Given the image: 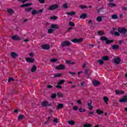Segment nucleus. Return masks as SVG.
Listing matches in <instances>:
<instances>
[{"instance_id":"1","label":"nucleus","mask_w":127,"mask_h":127,"mask_svg":"<svg viewBox=\"0 0 127 127\" xmlns=\"http://www.w3.org/2000/svg\"><path fill=\"white\" fill-rule=\"evenodd\" d=\"M100 39L101 41H106V44H110V43H113V42H114V41L110 40L108 39L107 37L104 36H101Z\"/></svg>"},{"instance_id":"2","label":"nucleus","mask_w":127,"mask_h":127,"mask_svg":"<svg viewBox=\"0 0 127 127\" xmlns=\"http://www.w3.org/2000/svg\"><path fill=\"white\" fill-rule=\"evenodd\" d=\"M62 47H65V46H70L71 45V42L69 41H65L62 42L61 43Z\"/></svg>"},{"instance_id":"3","label":"nucleus","mask_w":127,"mask_h":127,"mask_svg":"<svg viewBox=\"0 0 127 127\" xmlns=\"http://www.w3.org/2000/svg\"><path fill=\"white\" fill-rule=\"evenodd\" d=\"M59 5L57 4H53L50 6L48 8L49 10H54L57 9V8L59 7Z\"/></svg>"},{"instance_id":"4","label":"nucleus","mask_w":127,"mask_h":127,"mask_svg":"<svg viewBox=\"0 0 127 127\" xmlns=\"http://www.w3.org/2000/svg\"><path fill=\"white\" fill-rule=\"evenodd\" d=\"M42 11H43V9H40L39 10L34 9L31 11V13L33 15H35V14H38V13H41Z\"/></svg>"},{"instance_id":"5","label":"nucleus","mask_w":127,"mask_h":127,"mask_svg":"<svg viewBox=\"0 0 127 127\" xmlns=\"http://www.w3.org/2000/svg\"><path fill=\"white\" fill-rule=\"evenodd\" d=\"M118 31L119 33H123L124 34H126L127 32V30L125 28H119L118 29Z\"/></svg>"},{"instance_id":"6","label":"nucleus","mask_w":127,"mask_h":127,"mask_svg":"<svg viewBox=\"0 0 127 127\" xmlns=\"http://www.w3.org/2000/svg\"><path fill=\"white\" fill-rule=\"evenodd\" d=\"M71 42H73V43H78L80 42H83V39L80 38V39H74L71 40Z\"/></svg>"},{"instance_id":"7","label":"nucleus","mask_w":127,"mask_h":127,"mask_svg":"<svg viewBox=\"0 0 127 127\" xmlns=\"http://www.w3.org/2000/svg\"><path fill=\"white\" fill-rule=\"evenodd\" d=\"M42 107H51L52 106V104L51 103H49L46 101L43 102L42 103Z\"/></svg>"},{"instance_id":"8","label":"nucleus","mask_w":127,"mask_h":127,"mask_svg":"<svg viewBox=\"0 0 127 127\" xmlns=\"http://www.w3.org/2000/svg\"><path fill=\"white\" fill-rule=\"evenodd\" d=\"M92 83L94 87H97V86H100L101 85V82L98 80H94L92 81Z\"/></svg>"},{"instance_id":"9","label":"nucleus","mask_w":127,"mask_h":127,"mask_svg":"<svg viewBox=\"0 0 127 127\" xmlns=\"http://www.w3.org/2000/svg\"><path fill=\"white\" fill-rule=\"evenodd\" d=\"M11 38L14 40V41H17L18 40H20V37L18 36L17 35H14L11 37Z\"/></svg>"},{"instance_id":"10","label":"nucleus","mask_w":127,"mask_h":127,"mask_svg":"<svg viewBox=\"0 0 127 127\" xmlns=\"http://www.w3.org/2000/svg\"><path fill=\"white\" fill-rule=\"evenodd\" d=\"M92 104L93 103L92 102V101H90L89 102L87 103V106L88 107L89 111H92L93 109H94V107L93 106V105H92Z\"/></svg>"},{"instance_id":"11","label":"nucleus","mask_w":127,"mask_h":127,"mask_svg":"<svg viewBox=\"0 0 127 127\" xmlns=\"http://www.w3.org/2000/svg\"><path fill=\"white\" fill-rule=\"evenodd\" d=\"M56 69L57 70H64V69H65V65L63 64H60L56 66Z\"/></svg>"},{"instance_id":"12","label":"nucleus","mask_w":127,"mask_h":127,"mask_svg":"<svg viewBox=\"0 0 127 127\" xmlns=\"http://www.w3.org/2000/svg\"><path fill=\"white\" fill-rule=\"evenodd\" d=\"M120 103H127V96H125L123 98L119 100Z\"/></svg>"},{"instance_id":"13","label":"nucleus","mask_w":127,"mask_h":127,"mask_svg":"<svg viewBox=\"0 0 127 127\" xmlns=\"http://www.w3.org/2000/svg\"><path fill=\"white\" fill-rule=\"evenodd\" d=\"M96 35H100V36H103V35H105V32L103 31H98L96 33Z\"/></svg>"},{"instance_id":"14","label":"nucleus","mask_w":127,"mask_h":127,"mask_svg":"<svg viewBox=\"0 0 127 127\" xmlns=\"http://www.w3.org/2000/svg\"><path fill=\"white\" fill-rule=\"evenodd\" d=\"M26 61L28 63H33L34 62V59L30 58H28L26 59Z\"/></svg>"},{"instance_id":"15","label":"nucleus","mask_w":127,"mask_h":127,"mask_svg":"<svg viewBox=\"0 0 127 127\" xmlns=\"http://www.w3.org/2000/svg\"><path fill=\"white\" fill-rule=\"evenodd\" d=\"M42 49H45V50H47L50 48V46L49 45H44L42 46Z\"/></svg>"},{"instance_id":"16","label":"nucleus","mask_w":127,"mask_h":127,"mask_svg":"<svg viewBox=\"0 0 127 127\" xmlns=\"http://www.w3.org/2000/svg\"><path fill=\"white\" fill-rule=\"evenodd\" d=\"M75 14H76V12L74 11L66 12V14H67V15H69L70 16H73V15H75Z\"/></svg>"},{"instance_id":"17","label":"nucleus","mask_w":127,"mask_h":127,"mask_svg":"<svg viewBox=\"0 0 127 127\" xmlns=\"http://www.w3.org/2000/svg\"><path fill=\"white\" fill-rule=\"evenodd\" d=\"M11 56L14 59H15L17 56H18V55L17 54L14 53V52H12L11 53Z\"/></svg>"},{"instance_id":"18","label":"nucleus","mask_w":127,"mask_h":127,"mask_svg":"<svg viewBox=\"0 0 127 127\" xmlns=\"http://www.w3.org/2000/svg\"><path fill=\"white\" fill-rule=\"evenodd\" d=\"M120 62H121V58H117L115 59L114 63H116V64H120Z\"/></svg>"},{"instance_id":"19","label":"nucleus","mask_w":127,"mask_h":127,"mask_svg":"<svg viewBox=\"0 0 127 127\" xmlns=\"http://www.w3.org/2000/svg\"><path fill=\"white\" fill-rule=\"evenodd\" d=\"M57 96L59 98H63L64 95H63V93H62V92H60L57 93Z\"/></svg>"},{"instance_id":"20","label":"nucleus","mask_w":127,"mask_h":127,"mask_svg":"<svg viewBox=\"0 0 127 127\" xmlns=\"http://www.w3.org/2000/svg\"><path fill=\"white\" fill-rule=\"evenodd\" d=\"M115 93L117 94V95H122L123 94H125V92L120 90V91H118V90H116L115 91Z\"/></svg>"},{"instance_id":"21","label":"nucleus","mask_w":127,"mask_h":127,"mask_svg":"<svg viewBox=\"0 0 127 127\" xmlns=\"http://www.w3.org/2000/svg\"><path fill=\"white\" fill-rule=\"evenodd\" d=\"M64 107V105L63 104H59L57 106V110H60V109H62V108H63Z\"/></svg>"},{"instance_id":"22","label":"nucleus","mask_w":127,"mask_h":127,"mask_svg":"<svg viewBox=\"0 0 127 127\" xmlns=\"http://www.w3.org/2000/svg\"><path fill=\"white\" fill-rule=\"evenodd\" d=\"M103 100L104 101L105 104L108 105V102H109V98L107 97L106 96L103 97Z\"/></svg>"},{"instance_id":"23","label":"nucleus","mask_w":127,"mask_h":127,"mask_svg":"<svg viewBox=\"0 0 127 127\" xmlns=\"http://www.w3.org/2000/svg\"><path fill=\"white\" fill-rule=\"evenodd\" d=\"M101 59L102 61H108V60H109V57L107 56H103L102 57Z\"/></svg>"},{"instance_id":"24","label":"nucleus","mask_w":127,"mask_h":127,"mask_svg":"<svg viewBox=\"0 0 127 127\" xmlns=\"http://www.w3.org/2000/svg\"><path fill=\"white\" fill-rule=\"evenodd\" d=\"M119 45H114L112 46V49L114 50H118L119 49Z\"/></svg>"},{"instance_id":"25","label":"nucleus","mask_w":127,"mask_h":127,"mask_svg":"<svg viewBox=\"0 0 127 127\" xmlns=\"http://www.w3.org/2000/svg\"><path fill=\"white\" fill-rule=\"evenodd\" d=\"M87 17V14L83 13L80 16V18L85 19Z\"/></svg>"},{"instance_id":"26","label":"nucleus","mask_w":127,"mask_h":127,"mask_svg":"<svg viewBox=\"0 0 127 127\" xmlns=\"http://www.w3.org/2000/svg\"><path fill=\"white\" fill-rule=\"evenodd\" d=\"M51 27L52 28H53V29H58V28H59V27H58L56 24H52Z\"/></svg>"},{"instance_id":"27","label":"nucleus","mask_w":127,"mask_h":127,"mask_svg":"<svg viewBox=\"0 0 127 127\" xmlns=\"http://www.w3.org/2000/svg\"><path fill=\"white\" fill-rule=\"evenodd\" d=\"M103 19L102 18V16H99L96 18V21H98L99 22H101Z\"/></svg>"},{"instance_id":"28","label":"nucleus","mask_w":127,"mask_h":127,"mask_svg":"<svg viewBox=\"0 0 127 127\" xmlns=\"http://www.w3.org/2000/svg\"><path fill=\"white\" fill-rule=\"evenodd\" d=\"M96 113L98 114V115H103V114H104V111L98 109L96 110Z\"/></svg>"},{"instance_id":"29","label":"nucleus","mask_w":127,"mask_h":127,"mask_svg":"<svg viewBox=\"0 0 127 127\" xmlns=\"http://www.w3.org/2000/svg\"><path fill=\"white\" fill-rule=\"evenodd\" d=\"M108 5L110 7H115V6H116V5H117V4H116V3H109L108 4Z\"/></svg>"},{"instance_id":"30","label":"nucleus","mask_w":127,"mask_h":127,"mask_svg":"<svg viewBox=\"0 0 127 127\" xmlns=\"http://www.w3.org/2000/svg\"><path fill=\"white\" fill-rule=\"evenodd\" d=\"M36 69H37L36 66L33 65L31 69V72H35V71H36Z\"/></svg>"},{"instance_id":"31","label":"nucleus","mask_w":127,"mask_h":127,"mask_svg":"<svg viewBox=\"0 0 127 127\" xmlns=\"http://www.w3.org/2000/svg\"><path fill=\"white\" fill-rule=\"evenodd\" d=\"M79 112L80 113H85V112H86V109H83L82 108H80L79 109Z\"/></svg>"},{"instance_id":"32","label":"nucleus","mask_w":127,"mask_h":127,"mask_svg":"<svg viewBox=\"0 0 127 127\" xmlns=\"http://www.w3.org/2000/svg\"><path fill=\"white\" fill-rule=\"evenodd\" d=\"M68 125H70V126H73L75 125V122L74 121H70L68 122Z\"/></svg>"},{"instance_id":"33","label":"nucleus","mask_w":127,"mask_h":127,"mask_svg":"<svg viewBox=\"0 0 127 127\" xmlns=\"http://www.w3.org/2000/svg\"><path fill=\"white\" fill-rule=\"evenodd\" d=\"M64 83H65V80L62 79L59 82H58V85H62V84H64Z\"/></svg>"},{"instance_id":"34","label":"nucleus","mask_w":127,"mask_h":127,"mask_svg":"<svg viewBox=\"0 0 127 127\" xmlns=\"http://www.w3.org/2000/svg\"><path fill=\"white\" fill-rule=\"evenodd\" d=\"M50 61L53 63H55V62H57V61H58V59H52L50 60Z\"/></svg>"},{"instance_id":"35","label":"nucleus","mask_w":127,"mask_h":127,"mask_svg":"<svg viewBox=\"0 0 127 127\" xmlns=\"http://www.w3.org/2000/svg\"><path fill=\"white\" fill-rule=\"evenodd\" d=\"M29 5H31V3H28L26 4H25L21 5V7H24L25 6H29Z\"/></svg>"},{"instance_id":"36","label":"nucleus","mask_w":127,"mask_h":127,"mask_svg":"<svg viewBox=\"0 0 127 127\" xmlns=\"http://www.w3.org/2000/svg\"><path fill=\"white\" fill-rule=\"evenodd\" d=\"M111 17L112 19H117L118 18V16L116 14L112 15Z\"/></svg>"},{"instance_id":"37","label":"nucleus","mask_w":127,"mask_h":127,"mask_svg":"<svg viewBox=\"0 0 127 127\" xmlns=\"http://www.w3.org/2000/svg\"><path fill=\"white\" fill-rule=\"evenodd\" d=\"M23 118H24V115H20L18 117V120L19 121H20V120H22V119H23Z\"/></svg>"},{"instance_id":"38","label":"nucleus","mask_w":127,"mask_h":127,"mask_svg":"<svg viewBox=\"0 0 127 127\" xmlns=\"http://www.w3.org/2000/svg\"><path fill=\"white\" fill-rule=\"evenodd\" d=\"M97 62L99 63L100 65H103V64H104V61H103L102 59L97 61Z\"/></svg>"},{"instance_id":"39","label":"nucleus","mask_w":127,"mask_h":127,"mask_svg":"<svg viewBox=\"0 0 127 127\" xmlns=\"http://www.w3.org/2000/svg\"><path fill=\"white\" fill-rule=\"evenodd\" d=\"M63 6L64 8H66V9L68 8V3H64Z\"/></svg>"},{"instance_id":"40","label":"nucleus","mask_w":127,"mask_h":127,"mask_svg":"<svg viewBox=\"0 0 127 127\" xmlns=\"http://www.w3.org/2000/svg\"><path fill=\"white\" fill-rule=\"evenodd\" d=\"M50 119H51V117H49L48 118L47 121L45 122V125H47V124H48V123L49 122V121H50Z\"/></svg>"},{"instance_id":"41","label":"nucleus","mask_w":127,"mask_h":127,"mask_svg":"<svg viewBox=\"0 0 127 127\" xmlns=\"http://www.w3.org/2000/svg\"><path fill=\"white\" fill-rule=\"evenodd\" d=\"M7 11L8 12V13H12V12H13L12 9H7Z\"/></svg>"},{"instance_id":"42","label":"nucleus","mask_w":127,"mask_h":127,"mask_svg":"<svg viewBox=\"0 0 127 127\" xmlns=\"http://www.w3.org/2000/svg\"><path fill=\"white\" fill-rule=\"evenodd\" d=\"M91 126L92 125L89 124H86L83 125V127H91Z\"/></svg>"},{"instance_id":"43","label":"nucleus","mask_w":127,"mask_h":127,"mask_svg":"<svg viewBox=\"0 0 127 127\" xmlns=\"http://www.w3.org/2000/svg\"><path fill=\"white\" fill-rule=\"evenodd\" d=\"M69 25H70V26H75V23H74V22H69L68 23Z\"/></svg>"},{"instance_id":"44","label":"nucleus","mask_w":127,"mask_h":127,"mask_svg":"<svg viewBox=\"0 0 127 127\" xmlns=\"http://www.w3.org/2000/svg\"><path fill=\"white\" fill-rule=\"evenodd\" d=\"M56 96H57V95H56V93L52 94V96H51L52 99H55V98H56Z\"/></svg>"},{"instance_id":"45","label":"nucleus","mask_w":127,"mask_h":127,"mask_svg":"<svg viewBox=\"0 0 127 127\" xmlns=\"http://www.w3.org/2000/svg\"><path fill=\"white\" fill-rule=\"evenodd\" d=\"M52 32H53V29H49L48 30V33L49 34L52 33Z\"/></svg>"},{"instance_id":"46","label":"nucleus","mask_w":127,"mask_h":127,"mask_svg":"<svg viewBox=\"0 0 127 127\" xmlns=\"http://www.w3.org/2000/svg\"><path fill=\"white\" fill-rule=\"evenodd\" d=\"M28 0H18V1H20L21 2H22V3H25V2H26V1H28Z\"/></svg>"},{"instance_id":"47","label":"nucleus","mask_w":127,"mask_h":127,"mask_svg":"<svg viewBox=\"0 0 127 127\" xmlns=\"http://www.w3.org/2000/svg\"><path fill=\"white\" fill-rule=\"evenodd\" d=\"M80 8L82 9H84V8H87V6L84 5H81L80 6Z\"/></svg>"},{"instance_id":"48","label":"nucleus","mask_w":127,"mask_h":127,"mask_svg":"<svg viewBox=\"0 0 127 127\" xmlns=\"http://www.w3.org/2000/svg\"><path fill=\"white\" fill-rule=\"evenodd\" d=\"M78 109H79V107L77 106H75L73 108V111H77V110H78Z\"/></svg>"},{"instance_id":"49","label":"nucleus","mask_w":127,"mask_h":127,"mask_svg":"<svg viewBox=\"0 0 127 127\" xmlns=\"http://www.w3.org/2000/svg\"><path fill=\"white\" fill-rule=\"evenodd\" d=\"M120 32H115L114 35H116V36H120Z\"/></svg>"},{"instance_id":"50","label":"nucleus","mask_w":127,"mask_h":127,"mask_svg":"<svg viewBox=\"0 0 127 127\" xmlns=\"http://www.w3.org/2000/svg\"><path fill=\"white\" fill-rule=\"evenodd\" d=\"M89 73H90V70H89V69L85 70V74L86 75H89Z\"/></svg>"},{"instance_id":"51","label":"nucleus","mask_w":127,"mask_h":127,"mask_svg":"<svg viewBox=\"0 0 127 127\" xmlns=\"http://www.w3.org/2000/svg\"><path fill=\"white\" fill-rule=\"evenodd\" d=\"M66 64H73V63L71 62V61H66Z\"/></svg>"},{"instance_id":"52","label":"nucleus","mask_w":127,"mask_h":127,"mask_svg":"<svg viewBox=\"0 0 127 127\" xmlns=\"http://www.w3.org/2000/svg\"><path fill=\"white\" fill-rule=\"evenodd\" d=\"M40 3H44L45 2V0H38Z\"/></svg>"},{"instance_id":"53","label":"nucleus","mask_w":127,"mask_h":127,"mask_svg":"<svg viewBox=\"0 0 127 127\" xmlns=\"http://www.w3.org/2000/svg\"><path fill=\"white\" fill-rule=\"evenodd\" d=\"M62 74H55V78H57V77H61V76L62 75Z\"/></svg>"},{"instance_id":"54","label":"nucleus","mask_w":127,"mask_h":127,"mask_svg":"<svg viewBox=\"0 0 127 127\" xmlns=\"http://www.w3.org/2000/svg\"><path fill=\"white\" fill-rule=\"evenodd\" d=\"M51 19H57V17H56V16H53L51 17Z\"/></svg>"},{"instance_id":"55","label":"nucleus","mask_w":127,"mask_h":127,"mask_svg":"<svg viewBox=\"0 0 127 127\" xmlns=\"http://www.w3.org/2000/svg\"><path fill=\"white\" fill-rule=\"evenodd\" d=\"M31 9H32V8L30 7V8H28L25 9V11H30V10H31Z\"/></svg>"},{"instance_id":"56","label":"nucleus","mask_w":127,"mask_h":127,"mask_svg":"<svg viewBox=\"0 0 127 127\" xmlns=\"http://www.w3.org/2000/svg\"><path fill=\"white\" fill-rule=\"evenodd\" d=\"M77 104H78V105H81L82 101H81V100H78L77 101Z\"/></svg>"},{"instance_id":"57","label":"nucleus","mask_w":127,"mask_h":127,"mask_svg":"<svg viewBox=\"0 0 127 127\" xmlns=\"http://www.w3.org/2000/svg\"><path fill=\"white\" fill-rule=\"evenodd\" d=\"M69 74H70L71 75H76V72H72V71H69Z\"/></svg>"},{"instance_id":"58","label":"nucleus","mask_w":127,"mask_h":127,"mask_svg":"<svg viewBox=\"0 0 127 127\" xmlns=\"http://www.w3.org/2000/svg\"><path fill=\"white\" fill-rule=\"evenodd\" d=\"M94 113L93 111L89 112L88 113V116H91V115H94Z\"/></svg>"},{"instance_id":"59","label":"nucleus","mask_w":127,"mask_h":127,"mask_svg":"<svg viewBox=\"0 0 127 127\" xmlns=\"http://www.w3.org/2000/svg\"><path fill=\"white\" fill-rule=\"evenodd\" d=\"M53 123H56L57 124V123H58V120H57V118H55L53 120Z\"/></svg>"},{"instance_id":"60","label":"nucleus","mask_w":127,"mask_h":127,"mask_svg":"<svg viewBox=\"0 0 127 127\" xmlns=\"http://www.w3.org/2000/svg\"><path fill=\"white\" fill-rule=\"evenodd\" d=\"M56 88H57L58 89H61V88H62V86L59 85V84L58 85L56 86Z\"/></svg>"},{"instance_id":"61","label":"nucleus","mask_w":127,"mask_h":127,"mask_svg":"<svg viewBox=\"0 0 127 127\" xmlns=\"http://www.w3.org/2000/svg\"><path fill=\"white\" fill-rule=\"evenodd\" d=\"M80 85L81 87H83V86L85 85V82L84 81H82L80 83Z\"/></svg>"},{"instance_id":"62","label":"nucleus","mask_w":127,"mask_h":127,"mask_svg":"<svg viewBox=\"0 0 127 127\" xmlns=\"http://www.w3.org/2000/svg\"><path fill=\"white\" fill-rule=\"evenodd\" d=\"M24 42H29V40L28 39H26L23 40Z\"/></svg>"},{"instance_id":"63","label":"nucleus","mask_w":127,"mask_h":127,"mask_svg":"<svg viewBox=\"0 0 127 127\" xmlns=\"http://www.w3.org/2000/svg\"><path fill=\"white\" fill-rule=\"evenodd\" d=\"M13 77H11V78H9L8 80V82H9L10 81H13Z\"/></svg>"},{"instance_id":"64","label":"nucleus","mask_w":127,"mask_h":127,"mask_svg":"<svg viewBox=\"0 0 127 127\" xmlns=\"http://www.w3.org/2000/svg\"><path fill=\"white\" fill-rule=\"evenodd\" d=\"M82 73H83V71H79L77 73V76H79L80 74H82Z\"/></svg>"}]
</instances>
